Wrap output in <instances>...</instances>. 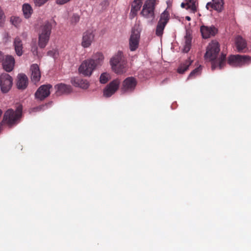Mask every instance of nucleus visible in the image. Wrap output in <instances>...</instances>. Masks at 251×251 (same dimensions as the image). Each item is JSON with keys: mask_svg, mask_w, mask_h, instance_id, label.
I'll return each instance as SVG.
<instances>
[{"mask_svg": "<svg viewBox=\"0 0 251 251\" xmlns=\"http://www.w3.org/2000/svg\"><path fill=\"white\" fill-rule=\"evenodd\" d=\"M220 51V45L216 41H212L210 43L207 48L205 54V58L211 61V68L212 70L217 67L220 69L224 68L226 65V55L222 53L219 60H215Z\"/></svg>", "mask_w": 251, "mask_h": 251, "instance_id": "obj_1", "label": "nucleus"}, {"mask_svg": "<svg viewBox=\"0 0 251 251\" xmlns=\"http://www.w3.org/2000/svg\"><path fill=\"white\" fill-rule=\"evenodd\" d=\"M56 25L54 20L46 21L40 28L38 37V46L43 49L47 46L50 37L52 27Z\"/></svg>", "mask_w": 251, "mask_h": 251, "instance_id": "obj_2", "label": "nucleus"}, {"mask_svg": "<svg viewBox=\"0 0 251 251\" xmlns=\"http://www.w3.org/2000/svg\"><path fill=\"white\" fill-rule=\"evenodd\" d=\"M112 70L116 74H122L126 72L127 61L123 52L118 51L110 59Z\"/></svg>", "mask_w": 251, "mask_h": 251, "instance_id": "obj_3", "label": "nucleus"}, {"mask_svg": "<svg viewBox=\"0 0 251 251\" xmlns=\"http://www.w3.org/2000/svg\"><path fill=\"white\" fill-rule=\"evenodd\" d=\"M22 109L20 107H18L15 111L12 109H8L3 115L0 126L2 125V123H5L9 126L16 124L22 116Z\"/></svg>", "mask_w": 251, "mask_h": 251, "instance_id": "obj_4", "label": "nucleus"}, {"mask_svg": "<svg viewBox=\"0 0 251 251\" xmlns=\"http://www.w3.org/2000/svg\"><path fill=\"white\" fill-rule=\"evenodd\" d=\"M156 5V0H147L143 5L141 15L146 19L153 20L155 18L154 10Z\"/></svg>", "mask_w": 251, "mask_h": 251, "instance_id": "obj_5", "label": "nucleus"}, {"mask_svg": "<svg viewBox=\"0 0 251 251\" xmlns=\"http://www.w3.org/2000/svg\"><path fill=\"white\" fill-rule=\"evenodd\" d=\"M251 62V57L245 55H231L227 59V63L232 66L241 67L248 65Z\"/></svg>", "mask_w": 251, "mask_h": 251, "instance_id": "obj_6", "label": "nucleus"}, {"mask_svg": "<svg viewBox=\"0 0 251 251\" xmlns=\"http://www.w3.org/2000/svg\"><path fill=\"white\" fill-rule=\"evenodd\" d=\"M170 18V13L167 9L161 14L155 30V34L157 36H162L164 28L169 22Z\"/></svg>", "mask_w": 251, "mask_h": 251, "instance_id": "obj_7", "label": "nucleus"}, {"mask_svg": "<svg viewBox=\"0 0 251 251\" xmlns=\"http://www.w3.org/2000/svg\"><path fill=\"white\" fill-rule=\"evenodd\" d=\"M140 39V31L135 27H133L129 39V47L130 51L136 50L139 44Z\"/></svg>", "mask_w": 251, "mask_h": 251, "instance_id": "obj_8", "label": "nucleus"}, {"mask_svg": "<svg viewBox=\"0 0 251 251\" xmlns=\"http://www.w3.org/2000/svg\"><path fill=\"white\" fill-rule=\"evenodd\" d=\"M13 84L12 77L6 73L0 75V87L3 93H6L11 89Z\"/></svg>", "mask_w": 251, "mask_h": 251, "instance_id": "obj_9", "label": "nucleus"}, {"mask_svg": "<svg viewBox=\"0 0 251 251\" xmlns=\"http://www.w3.org/2000/svg\"><path fill=\"white\" fill-rule=\"evenodd\" d=\"M96 68L89 59L83 61L78 68L79 72L85 76H90Z\"/></svg>", "mask_w": 251, "mask_h": 251, "instance_id": "obj_10", "label": "nucleus"}, {"mask_svg": "<svg viewBox=\"0 0 251 251\" xmlns=\"http://www.w3.org/2000/svg\"><path fill=\"white\" fill-rule=\"evenodd\" d=\"M137 81L134 77L130 76L126 78L123 82L121 89L124 92H132L135 89Z\"/></svg>", "mask_w": 251, "mask_h": 251, "instance_id": "obj_11", "label": "nucleus"}, {"mask_svg": "<svg viewBox=\"0 0 251 251\" xmlns=\"http://www.w3.org/2000/svg\"><path fill=\"white\" fill-rule=\"evenodd\" d=\"M51 88L52 85L50 84L41 85L35 93V98L40 100H44L50 95V89Z\"/></svg>", "mask_w": 251, "mask_h": 251, "instance_id": "obj_12", "label": "nucleus"}, {"mask_svg": "<svg viewBox=\"0 0 251 251\" xmlns=\"http://www.w3.org/2000/svg\"><path fill=\"white\" fill-rule=\"evenodd\" d=\"M120 81L114 79L106 86L103 90V95L106 97H110L119 89Z\"/></svg>", "mask_w": 251, "mask_h": 251, "instance_id": "obj_13", "label": "nucleus"}, {"mask_svg": "<svg viewBox=\"0 0 251 251\" xmlns=\"http://www.w3.org/2000/svg\"><path fill=\"white\" fill-rule=\"evenodd\" d=\"M200 31L202 37L207 39L214 36L218 32V29L214 25L208 26L203 25L201 26Z\"/></svg>", "mask_w": 251, "mask_h": 251, "instance_id": "obj_14", "label": "nucleus"}, {"mask_svg": "<svg viewBox=\"0 0 251 251\" xmlns=\"http://www.w3.org/2000/svg\"><path fill=\"white\" fill-rule=\"evenodd\" d=\"M95 35L91 30L84 32L82 35L81 46L84 48H89L94 40Z\"/></svg>", "mask_w": 251, "mask_h": 251, "instance_id": "obj_15", "label": "nucleus"}, {"mask_svg": "<svg viewBox=\"0 0 251 251\" xmlns=\"http://www.w3.org/2000/svg\"><path fill=\"white\" fill-rule=\"evenodd\" d=\"M56 89L55 93L57 96H61L64 94H68L70 93L72 90L70 85H66L63 83H59L55 86Z\"/></svg>", "mask_w": 251, "mask_h": 251, "instance_id": "obj_16", "label": "nucleus"}, {"mask_svg": "<svg viewBox=\"0 0 251 251\" xmlns=\"http://www.w3.org/2000/svg\"><path fill=\"white\" fill-rule=\"evenodd\" d=\"M212 2H209L207 3L206 7L209 9V7L220 12L224 9V0H212Z\"/></svg>", "mask_w": 251, "mask_h": 251, "instance_id": "obj_17", "label": "nucleus"}, {"mask_svg": "<svg viewBox=\"0 0 251 251\" xmlns=\"http://www.w3.org/2000/svg\"><path fill=\"white\" fill-rule=\"evenodd\" d=\"M28 83V78L26 75L23 74L18 75L17 80V87L19 90L25 89Z\"/></svg>", "mask_w": 251, "mask_h": 251, "instance_id": "obj_18", "label": "nucleus"}, {"mask_svg": "<svg viewBox=\"0 0 251 251\" xmlns=\"http://www.w3.org/2000/svg\"><path fill=\"white\" fill-rule=\"evenodd\" d=\"M30 71L32 81L34 83L38 82L41 78V73L38 65L36 64H32L30 67Z\"/></svg>", "mask_w": 251, "mask_h": 251, "instance_id": "obj_19", "label": "nucleus"}, {"mask_svg": "<svg viewBox=\"0 0 251 251\" xmlns=\"http://www.w3.org/2000/svg\"><path fill=\"white\" fill-rule=\"evenodd\" d=\"M14 64V58L12 56L7 55L3 59L2 62L3 68L6 72H10L13 70Z\"/></svg>", "mask_w": 251, "mask_h": 251, "instance_id": "obj_20", "label": "nucleus"}, {"mask_svg": "<svg viewBox=\"0 0 251 251\" xmlns=\"http://www.w3.org/2000/svg\"><path fill=\"white\" fill-rule=\"evenodd\" d=\"M89 59L91 60V62L94 65V66L97 68L102 64L104 56L101 52H97L94 53L91 58Z\"/></svg>", "mask_w": 251, "mask_h": 251, "instance_id": "obj_21", "label": "nucleus"}, {"mask_svg": "<svg viewBox=\"0 0 251 251\" xmlns=\"http://www.w3.org/2000/svg\"><path fill=\"white\" fill-rule=\"evenodd\" d=\"M143 0H134L131 4L130 15L134 17L137 15V12L140 10L142 5Z\"/></svg>", "mask_w": 251, "mask_h": 251, "instance_id": "obj_22", "label": "nucleus"}, {"mask_svg": "<svg viewBox=\"0 0 251 251\" xmlns=\"http://www.w3.org/2000/svg\"><path fill=\"white\" fill-rule=\"evenodd\" d=\"M181 7L190 10L193 13H195L197 11V6L195 2H192L189 0H185V2H182Z\"/></svg>", "mask_w": 251, "mask_h": 251, "instance_id": "obj_23", "label": "nucleus"}, {"mask_svg": "<svg viewBox=\"0 0 251 251\" xmlns=\"http://www.w3.org/2000/svg\"><path fill=\"white\" fill-rule=\"evenodd\" d=\"M14 45L16 54L18 56H21L23 54V44L20 38L16 37L15 39Z\"/></svg>", "mask_w": 251, "mask_h": 251, "instance_id": "obj_24", "label": "nucleus"}, {"mask_svg": "<svg viewBox=\"0 0 251 251\" xmlns=\"http://www.w3.org/2000/svg\"><path fill=\"white\" fill-rule=\"evenodd\" d=\"M73 83L75 86L79 87L82 89H87L89 85L88 81L86 79L80 78L74 79Z\"/></svg>", "mask_w": 251, "mask_h": 251, "instance_id": "obj_25", "label": "nucleus"}, {"mask_svg": "<svg viewBox=\"0 0 251 251\" xmlns=\"http://www.w3.org/2000/svg\"><path fill=\"white\" fill-rule=\"evenodd\" d=\"M192 63V61L190 58H188L184 63L180 65L177 69V72L179 74H183L188 70Z\"/></svg>", "mask_w": 251, "mask_h": 251, "instance_id": "obj_26", "label": "nucleus"}, {"mask_svg": "<svg viewBox=\"0 0 251 251\" xmlns=\"http://www.w3.org/2000/svg\"><path fill=\"white\" fill-rule=\"evenodd\" d=\"M236 45L238 51H242L246 48V43L245 40L241 37L238 36L236 39Z\"/></svg>", "mask_w": 251, "mask_h": 251, "instance_id": "obj_27", "label": "nucleus"}, {"mask_svg": "<svg viewBox=\"0 0 251 251\" xmlns=\"http://www.w3.org/2000/svg\"><path fill=\"white\" fill-rule=\"evenodd\" d=\"M22 10L23 14L25 17L26 19L29 18L31 16L33 12L31 6L28 3H25L23 4Z\"/></svg>", "mask_w": 251, "mask_h": 251, "instance_id": "obj_28", "label": "nucleus"}, {"mask_svg": "<svg viewBox=\"0 0 251 251\" xmlns=\"http://www.w3.org/2000/svg\"><path fill=\"white\" fill-rule=\"evenodd\" d=\"M10 21L12 25H15L16 27H18L21 24L22 20L19 17L13 16L11 18Z\"/></svg>", "mask_w": 251, "mask_h": 251, "instance_id": "obj_29", "label": "nucleus"}, {"mask_svg": "<svg viewBox=\"0 0 251 251\" xmlns=\"http://www.w3.org/2000/svg\"><path fill=\"white\" fill-rule=\"evenodd\" d=\"M108 80V74L102 73L100 77V81L102 84L106 83Z\"/></svg>", "mask_w": 251, "mask_h": 251, "instance_id": "obj_30", "label": "nucleus"}, {"mask_svg": "<svg viewBox=\"0 0 251 251\" xmlns=\"http://www.w3.org/2000/svg\"><path fill=\"white\" fill-rule=\"evenodd\" d=\"M80 19V17L78 15L76 14H74L71 18V23L73 25H75L77 23Z\"/></svg>", "mask_w": 251, "mask_h": 251, "instance_id": "obj_31", "label": "nucleus"}, {"mask_svg": "<svg viewBox=\"0 0 251 251\" xmlns=\"http://www.w3.org/2000/svg\"><path fill=\"white\" fill-rule=\"evenodd\" d=\"M49 0H33L36 7H41L44 5Z\"/></svg>", "mask_w": 251, "mask_h": 251, "instance_id": "obj_32", "label": "nucleus"}, {"mask_svg": "<svg viewBox=\"0 0 251 251\" xmlns=\"http://www.w3.org/2000/svg\"><path fill=\"white\" fill-rule=\"evenodd\" d=\"M201 70V66L194 69L193 71L191 72V73L189 75L188 78H192L195 76V75H199L200 74Z\"/></svg>", "mask_w": 251, "mask_h": 251, "instance_id": "obj_33", "label": "nucleus"}, {"mask_svg": "<svg viewBox=\"0 0 251 251\" xmlns=\"http://www.w3.org/2000/svg\"><path fill=\"white\" fill-rule=\"evenodd\" d=\"M191 47V45L185 44V45H184V48H183V52H184L185 53L188 52L190 50Z\"/></svg>", "mask_w": 251, "mask_h": 251, "instance_id": "obj_34", "label": "nucleus"}, {"mask_svg": "<svg viewBox=\"0 0 251 251\" xmlns=\"http://www.w3.org/2000/svg\"><path fill=\"white\" fill-rule=\"evenodd\" d=\"M69 1H70V0H56V2L58 4L62 5L68 2Z\"/></svg>", "mask_w": 251, "mask_h": 251, "instance_id": "obj_35", "label": "nucleus"}, {"mask_svg": "<svg viewBox=\"0 0 251 251\" xmlns=\"http://www.w3.org/2000/svg\"><path fill=\"white\" fill-rule=\"evenodd\" d=\"M185 44L191 45V38L190 36H185Z\"/></svg>", "mask_w": 251, "mask_h": 251, "instance_id": "obj_36", "label": "nucleus"}, {"mask_svg": "<svg viewBox=\"0 0 251 251\" xmlns=\"http://www.w3.org/2000/svg\"><path fill=\"white\" fill-rule=\"evenodd\" d=\"M4 13L0 7V23L4 20Z\"/></svg>", "mask_w": 251, "mask_h": 251, "instance_id": "obj_37", "label": "nucleus"}, {"mask_svg": "<svg viewBox=\"0 0 251 251\" xmlns=\"http://www.w3.org/2000/svg\"><path fill=\"white\" fill-rule=\"evenodd\" d=\"M31 50L34 53V54H37L38 51H37V47L36 46H35L34 47H32L31 49Z\"/></svg>", "mask_w": 251, "mask_h": 251, "instance_id": "obj_38", "label": "nucleus"}, {"mask_svg": "<svg viewBox=\"0 0 251 251\" xmlns=\"http://www.w3.org/2000/svg\"><path fill=\"white\" fill-rule=\"evenodd\" d=\"M3 55L1 51H0V61L3 59Z\"/></svg>", "mask_w": 251, "mask_h": 251, "instance_id": "obj_39", "label": "nucleus"}, {"mask_svg": "<svg viewBox=\"0 0 251 251\" xmlns=\"http://www.w3.org/2000/svg\"><path fill=\"white\" fill-rule=\"evenodd\" d=\"M52 51H49L48 52H47V54L48 55H52Z\"/></svg>", "mask_w": 251, "mask_h": 251, "instance_id": "obj_40", "label": "nucleus"}, {"mask_svg": "<svg viewBox=\"0 0 251 251\" xmlns=\"http://www.w3.org/2000/svg\"><path fill=\"white\" fill-rule=\"evenodd\" d=\"M185 19L188 21H190L191 20V18L189 16H186Z\"/></svg>", "mask_w": 251, "mask_h": 251, "instance_id": "obj_41", "label": "nucleus"}, {"mask_svg": "<svg viewBox=\"0 0 251 251\" xmlns=\"http://www.w3.org/2000/svg\"><path fill=\"white\" fill-rule=\"evenodd\" d=\"M2 111L1 109H0V117H1V116L2 115Z\"/></svg>", "mask_w": 251, "mask_h": 251, "instance_id": "obj_42", "label": "nucleus"}, {"mask_svg": "<svg viewBox=\"0 0 251 251\" xmlns=\"http://www.w3.org/2000/svg\"><path fill=\"white\" fill-rule=\"evenodd\" d=\"M189 0L191 1L192 2H195L196 3V1L194 0Z\"/></svg>", "mask_w": 251, "mask_h": 251, "instance_id": "obj_43", "label": "nucleus"}]
</instances>
